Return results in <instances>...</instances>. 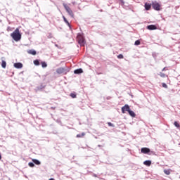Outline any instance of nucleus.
<instances>
[{"label":"nucleus","mask_w":180,"mask_h":180,"mask_svg":"<svg viewBox=\"0 0 180 180\" xmlns=\"http://www.w3.org/2000/svg\"><path fill=\"white\" fill-rule=\"evenodd\" d=\"M152 7L155 11H160L161 9V5H160L157 1L152 2Z\"/></svg>","instance_id":"20e7f679"},{"label":"nucleus","mask_w":180,"mask_h":180,"mask_svg":"<svg viewBox=\"0 0 180 180\" xmlns=\"http://www.w3.org/2000/svg\"><path fill=\"white\" fill-rule=\"evenodd\" d=\"M11 37L15 41H19L22 39V34H20L19 28H16L15 30L11 34Z\"/></svg>","instance_id":"f257e3e1"},{"label":"nucleus","mask_w":180,"mask_h":180,"mask_svg":"<svg viewBox=\"0 0 180 180\" xmlns=\"http://www.w3.org/2000/svg\"><path fill=\"white\" fill-rule=\"evenodd\" d=\"M41 65H42L43 68H44V67H46V62H42Z\"/></svg>","instance_id":"c85d7f7f"},{"label":"nucleus","mask_w":180,"mask_h":180,"mask_svg":"<svg viewBox=\"0 0 180 180\" xmlns=\"http://www.w3.org/2000/svg\"><path fill=\"white\" fill-rule=\"evenodd\" d=\"M82 72H84V70L81 68L77 69L74 71V74H82Z\"/></svg>","instance_id":"ddd939ff"},{"label":"nucleus","mask_w":180,"mask_h":180,"mask_svg":"<svg viewBox=\"0 0 180 180\" xmlns=\"http://www.w3.org/2000/svg\"><path fill=\"white\" fill-rule=\"evenodd\" d=\"M63 18L65 23H66V25H68V26L70 27V29H71V24H70V22H68V20H67V18L65 16H63Z\"/></svg>","instance_id":"f8f14e48"},{"label":"nucleus","mask_w":180,"mask_h":180,"mask_svg":"<svg viewBox=\"0 0 180 180\" xmlns=\"http://www.w3.org/2000/svg\"><path fill=\"white\" fill-rule=\"evenodd\" d=\"M63 6L65 11L70 15V16H71L72 18H74V13L72 12V10H71V8H70L69 6L65 4H63Z\"/></svg>","instance_id":"7ed1b4c3"},{"label":"nucleus","mask_w":180,"mask_h":180,"mask_svg":"<svg viewBox=\"0 0 180 180\" xmlns=\"http://www.w3.org/2000/svg\"><path fill=\"white\" fill-rule=\"evenodd\" d=\"M130 110V106L129 105L125 104L124 106L122 108V113H126V112H128Z\"/></svg>","instance_id":"39448f33"},{"label":"nucleus","mask_w":180,"mask_h":180,"mask_svg":"<svg viewBox=\"0 0 180 180\" xmlns=\"http://www.w3.org/2000/svg\"><path fill=\"white\" fill-rule=\"evenodd\" d=\"M14 67L15 68H22L23 64H22L21 63H14Z\"/></svg>","instance_id":"9d476101"},{"label":"nucleus","mask_w":180,"mask_h":180,"mask_svg":"<svg viewBox=\"0 0 180 180\" xmlns=\"http://www.w3.org/2000/svg\"><path fill=\"white\" fill-rule=\"evenodd\" d=\"M28 165L29 167H31V168H33V167H34V164L33 162H29Z\"/></svg>","instance_id":"393cba45"},{"label":"nucleus","mask_w":180,"mask_h":180,"mask_svg":"<svg viewBox=\"0 0 180 180\" xmlns=\"http://www.w3.org/2000/svg\"><path fill=\"white\" fill-rule=\"evenodd\" d=\"M27 53L31 56H36L37 54V52L34 49H29L27 51Z\"/></svg>","instance_id":"423d86ee"},{"label":"nucleus","mask_w":180,"mask_h":180,"mask_svg":"<svg viewBox=\"0 0 180 180\" xmlns=\"http://www.w3.org/2000/svg\"><path fill=\"white\" fill-rule=\"evenodd\" d=\"M144 165H146L147 167H150L151 165V161L150 160H146L143 162Z\"/></svg>","instance_id":"dca6fc26"},{"label":"nucleus","mask_w":180,"mask_h":180,"mask_svg":"<svg viewBox=\"0 0 180 180\" xmlns=\"http://www.w3.org/2000/svg\"><path fill=\"white\" fill-rule=\"evenodd\" d=\"M2 159V156L1 155V153H0V160H1Z\"/></svg>","instance_id":"c756f323"},{"label":"nucleus","mask_w":180,"mask_h":180,"mask_svg":"<svg viewBox=\"0 0 180 180\" xmlns=\"http://www.w3.org/2000/svg\"><path fill=\"white\" fill-rule=\"evenodd\" d=\"M162 86H163V88H166V89L168 88V86L165 83H162Z\"/></svg>","instance_id":"a878e982"},{"label":"nucleus","mask_w":180,"mask_h":180,"mask_svg":"<svg viewBox=\"0 0 180 180\" xmlns=\"http://www.w3.org/2000/svg\"><path fill=\"white\" fill-rule=\"evenodd\" d=\"M150 148H142L141 149V153H143V154H148L150 153Z\"/></svg>","instance_id":"0eeeda50"},{"label":"nucleus","mask_w":180,"mask_h":180,"mask_svg":"<svg viewBox=\"0 0 180 180\" xmlns=\"http://www.w3.org/2000/svg\"><path fill=\"white\" fill-rule=\"evenodd\" d=\"M1 67L2 68H6V62L5 60H2Z\"/></svg>","instance_id":"6ab92c4d"},{"label":"nucleus","mask_w":180,"mask_h":180,"mask_svg":"<svg viewBox=\"0 0 180 180\" xmlns=\"http://www.w3.org/2000/svg\"><path fill=\"white\" fill-rule=\"evenodd\" d=\"M57 74H64L65 72V69L63 68H59L56 70Z\"/></svg>","instance_id":"6e6552de"},{"label":"nucleus","mask_w":180,"mask_h":180,"mask_svg":"<svg viewBox=\"0 0 180 180\" xmlns=\"http://www.w3.org/2000/svg\"><path fill=\"white\" fill-rule=\"evenodd\" d=\"M135 46H140L141 42L140 40H136L134 43Z\"/></svg>","instance_id":"5701e85b"},{"label":"nucleus","mask_w":180,"mask_h":180,"mask_svg":"<svg viewBox=\"0 0 180 180\" xmlns=\"http://www.w3.org/2000/svg\"><path fill=\"white\" fill-rule=\"evenodd\" d=\"M85 132H82V134H78L76 137L77 139H82V137H84L85 136Z\"/></svg>","instance_id":"4468645a"},{"label":"nucleus","mask_w":180,"mask_h":180,"mask_svg":"<svg viewBox=\"0 0 180 180\" xmlns=\"http://www.w3.org/2000/svg\"><path fill=\"white\" fill-rule=\"evenodd\" d=\"M34 65H39L40 62L39 61V60H34Z\"/></svg>","instance_id":"412c9836"},{"label":"nucleus","mask_w":180,"mask_h":180,"mask_svg":"<svg viewBox=\"0 0 180 180\" xmlns=\"http://www.w3.org/2000/svg\"><path fill=\"white\" fill-rule=\"evenodd\" d=\"M151 6H152V4H150L148 3L145 4V9L146 11H150V9H151Z\"/></svg>","instance_id":"9b49d317"},{"label":"nucleus","mask_w":180,"mask_h":180,"mask_svg":"<svg viewBox=\"0 0 180 180\" xmlns=\"http://www.w3.org/2000/svg\"><path fill=\"white\" fill-rule=\"evenodd\" d=\"M172 170L171 169H164V173L165 175H170Z\"/></svg>","instance_id":"2eb2a0df"},{"label":"nucleus","mask_w":180,"mask_h":180,"mask_svg":"<svg viewBox=\"0 0 180 180\" xmlns=\"http://www.w3.org/2000/svg\"><path fill=\"white\" fill-rule=\"evenodd\" d=\"M147 29H148V30H156L157 26L154 25H148Z\"/></svg>","instance_id":"1a4fd4ad"},{"label":"nucleus","mask_w":180,"mask_h":180,"mask_svg":"<svg viewBox=\"0 0 180 180\" xmlns=\"http://www.w3.org/2000/svg\"><path fill=\"white\" fill-rule=\"evenodd\" d=\"M70 96L71 98H77V94H75V93H71Z\"/></svg>","instance_id":"4be33fe9"},{"label":"nucleus","mask_w":180,"mask_h":180,"mask_svg":"<svg viewBox=\"0 0 180 180\" xmlns=\"http://www.w3.org/2000/svg\"><path fill=\"white\" fill-rule=\"evenodd\" d=\"M117 58L122 59V58H124V56L122 54H120L117 56Z\"/></svg>","instance_id":"cd10ccee"},{"label":"nucleus","mask_w":180,"mask_h":180,"mask_svg":"<svg viewBox=\"0 0 180 180\" xmlns=\"http://www.w3.org/2000/svg\"><path fill=\"white\" fill-rule=\"evenodd\" d=\"M32 162H34V164H36V165H40V161H39L36 159H33Z\"/></svg>","instance_id":"a211bd4d"},{"label":"nucleus","mask_w":180,"mask_h":180,"mask_svg":"<svg viewBox=\"0 0 180 180\" xmlns=\"http://www.w3.org/2000/svg\"><path fill=\"white\" fill-rule=\"evenodd\" d=\"M159 75L162 77V78H165V77H167V75L162 72H160L159 74Z\"/></svg>","instance_id":"b1692460"},{"label":"nucleus","mask_w":180,"mask_h":180,"mask_svg":"<svg viewBox=\"0 0 180 180\" xmlns=\"http://www.w3.org/2000/svg\"><path fill=\"white\" fill-rule=\"evenodd\" d=\"M77 41L80 46H85V39L84 38V36L81 34H78L77 35Z\"/></svg>","instance_id":"f03ea898"},{"label":"nucleus","mask_w":180,"mask_h":180,"mask_svg":"<svg viewBox=\"0 0 180 180\" xmlns=\"http://www.w3.org/2000/svg\"><path fill=\"white\" fill-rule=\"evenodd\" d=\"M128 113L131 116V117H136V113H134L133 111L129 110Z\"/></svg>","instance_id":"f3484780"},{"label":"nucleus","mask_w":180,"mask_h":180,"mask_svg":"<svg viewBox=\"0 0 180 180\" xmlns=\"http://www.w3.org/2000/svg\"><path fill=\"white\" fill-rule=\"evenodd\" d=\"M174 126H175L176 127H177V129H179L180 124H179V123L178 122L175 121L174 123Z\"/></svg>","instance_id":"aec40b11"},{"label":"nucleus","mask_w":180,"mask_h":180,"mask_svg":"<svg viewBox=\"0 0 180 180\" xmlns=\"http://www.w3.org/2000/svg\"><path fill=\"white\" fill-rule=\"evenodd\" d=\"M162 71H165V68H164L162 69Z\"/></svg>","instance_id":"7c9ffc66"},{"label":"nucleus","mask_w":180,"mask_h":180,"mask_svg":"<svg viewBox=\"0 0 180 180\" xmlns=\"http://www.w3.org/2000/svg\"><path fill=\"white\" fill-rule=\"evenodd\" d=\"M108 126L110 127H115V125L112 122H108Z\"/></svg>","instance_id":"bb28decb"}]
</instances>
